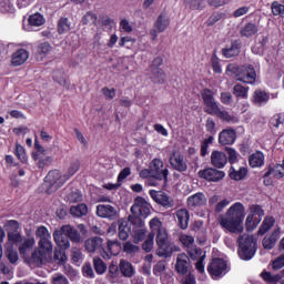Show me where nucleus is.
Returning a JSON list of instances; mask_svg holds the SVG:
<instances>
[{
    "mask_svg": "<svg viewBox=\"0 0 284 284\" xmlns=\"http://www.w3.org/2000/svg\"><path fill=\"white\" fill-rule=\"evenodd\" d=\"M150 72V79L153 81V83H165V71H163V69H154Z\"/></svg>",
    "mask_w": 284,
    "mask_h": 284,
    "instance_id": "41",
    "label": "nucleus"
},
{
    "mask_svg": "<svg viewBox=\"0 0 284 284\" xmlns=\"http://www.w3.org/2000/svg\"><path fill=\"white\" fill-rule=\"evenodd\" d=\"M268 176H273L274 179H283L284 170H281V164H276L274 168L268 169V171L264 174V179Z\"/></svg>",
    "mask_w": 284,
    "mask_h": 284,
    "instance_id": "44",
    "label": "nucleus"
},
{
    "mask_svg": "<svg viewBox=\"0 0 284 284\" xmlns=\"http://www.w3.org/2000/svg\"><path fill=\"white\" fill-rule=\"evenodd\" d=\"M272 267L275 271L283 270L284 267V254L280 255L276 260L272 262Z\"/></svg>",
    "mask_w": 284,
    "mask_h": 284,
    "instance_id": "63",
    "label": "nucleus"
},
{
    "mask_svg": "<svg viewBox=\"0 0 284 284\" xmlns=\"http://www.w3.org/2000/svg\"><path fill=\"white\" fill-rule=\"evenodd\" d=\"M261 276L267 283H278V281H281V278H283L284 275L283 273L272 275V273L264 271L262 272Z\"/></svg>",
    "mask_w": 284,
    "mask_h": 284,
    "instance_id": "51",
    "label": "nucleus"
},
{
    "mask_svg": "<svg viewBox=\"0 0 284 284\" xmlns=\"http://www.w3.org/2000/svg\"><path fill=\"white\" fill-rule=\"evenodd\" d=\"M184 3L190 10H201L203 8V0H184Z\"/></svg>",
    "mask_w": 284,
    "mask_h": 284,
    "instance_id": "59",
    "label": "nucleus"
},
{
    "mask_svg": "<svg viewBox=\"0 0 284 284\" xmlns=\"http://www.w3.org/2000/svg\"><path fill=\"white\" fill-rule=\"evenodd\" d=\"M99 20V17L94 12H87L82 18V24L83 26H97V21Z\"/></svg>",
    "mask_w": 284,
    "mask_h": 284,
    "instance_id": "49",
    "label": "nucleus"
},
{
    "mask_svg": "<svg viewBox=\"0 0 284 284\" xmlns=\"http://www.w3.org/2000/svg\"><path fill=\"white\" fill-rule=\"evenodd\" d=\"M7 236H8L9 243H12V245H16V243H21V241H23V237L21 236V232L19 231L16 233L8 232Z\"/></svg>",
    "mask_w": 284,
    "mask_h": 284,
    "instance_id": "61",
    "label": "nucleus"
},
{
    "mask_svg": "<svg viewBox=\"0 0 284 284\" xmlns=\"http://www.w3.org/2000/svg\"><path fill=\"white\" fill-rule=\"evenodd\" d=\"M106 246H108V250H109L110 253L108 251H105V250H102L101 251V256H102V258H104V261H110V258H112V255L116 256V254H118L112 248L113 247H119V242H116V241H108Z\"/></svg>",
    "mask_w": 284,
    "mask_h": 284,
    "instance_id": "38",
    "label": "nucleus"
},
{
    "mask_svg": "<svg viewBox=\"0 0 284 284\" xmlns=\"http://www.w3.org/2000/svg\"><path fill=\"white\" fill-rule=\"evenodd\" d=\"M129 221L133 224V243H143L148 236V226H145V222L141 217H129Z\"/></svg>",
    "mask_w": 284,
    "mask_h": 284,
    "instance_id": "7",
    "label": "nucleus"
},
{
    "mask_svg": "<svg viewBox=\"0 0 284 284\" xmlns=\"http://www.w3.org/2000/svg\"><path fill=\"white\" fill-rule=\"evenodd\" d=\"M149 225L151 229V234H154L155 232L159 233L160 230H165V227H163V222H161L159 217H153L149 222Z\"/></svg>",
    "mask_w": 284,
    "mask_h": 284,
    "instance_id": "54",
    "label": "nucleus"
},
{
    "mask_svg": "<svg viewBox=\"0 0 284 284\" xmlns=\"http://www.w3.org/2000/svg\"><path fill=\"white\" fill-rule=\"evenodd\" d=\"M261 223V217H254V215H247L245 221V226L247 232H254Z\"/></svg>",
    "mask_w": 284,
    "mask_h": 284,
    "instance_id": "43",
    "label": "nucleus"
},
{
    "mask_svg": "<svg viewBox=\"0 0 284 284\" xmlns=\"http://www.w3.org/2000/svg\"><path fill=\"white\" fill-rule=\"evenodd\" d=\"M211 165L213 168H217V170H222L227 165V155L222 151H213L211 153Z\"/></svg>",
    "mask_w": 284,
    "mask_h": 284,
    "instance_id": "20",
    "label": "nucleus"
},
{
    "mask_svg": "<svg viewBox=\"0 0 284 284\" xmlns=\"http://www.w3.org/2000/svg\"><path fill=\"white\" fill-rule=\"evenodd\" d=\"M70 30H72V22H70V19L61 18L58 21V32H59V34H65L67 32H70Z\"/></svg>",
    "mask_w": 284,
    "mask_h": 284,
    "instance_id": "42",
    "label": "nucleus"
},
{
    "mask_svg": "<svg viewBox=\"0 0 284 284\" xmlns=\"http://www.w3.org/2000/svg\"><path fill=\"white\" fill-rule=\"evenodd\" d=\"M119 267H120L121 274L126 276V278H132V276H134V266H132V263L125 260H121Z\"/></svg>",
    "mask_w": 284,
    "mask_h": 284,
    "instance_id": "35",
    "label": "nucleus"
},
{
    "mask_svg": "<svg viewBox=\"0 0 284 284\" xmlns=\"http://www.w3.org/2000/svg\"><path fill=\"white\" fill-rule=\"evenodd\" d=\"M0 11L12 14L14 12V4L10 0L0 1Z\"/></svg>",
    "mask_w": 284,
    "mask_h": 284,
    "instance_id": "58",
    "label": "nucleus"
},
{
    "mask_svg": "<svg viewBox=\"0 0 284 284\" xmlns=\"http://www.w3.org/2000/svg\"><path fill=\"white\" fill-rule=\"evenodd\" d=\"M65 233L63 231H54L53 232V240L57 243V245L60 247V250H70V240L68 237H64Z\"/></svg>",
    "mask_w": 284,
    "mask_h": 284,
    "instance_id": "26",
    "label": "nucleus"
},
{
    "mask_svg": "<svg viewBox=\"0 0 284 284\" xmlns=\"http://www.w3.org/2000/svg\"><path fill=\"white\" fill-rule=\"evenodd\" d=\"M34 239L33 237H29L27 240H24V242L19 246V253L21 256L27 257L28 256V252H30V250H32V247H34Z\"/></svg>",
    "mask_w": 284,
    "mask_h": 284,
    "instance_id": "40",
    "label": "nucleus"
},
{
    "mask_svg": "<svg viewBox=\"0 0 284 284\" xmlns=\"http://www.w3.org/2000/svg\"><path fill=\"white\" fill-rule=\"evenodd\" d=\"M154 247V233H150L146 237V241L142 244V250L144 252H150Z\"/></svg>",
    "mask_w": 284,
    "mask_h": 284,
    "instance_id": "60",
    "label": "nucleus"
},
{
    "mask_svg": "<svg viewBox=\"0 0 284 284\" xmlns=\"http://www.w3.org/2000/svg\"><path fill=\"white\" fill-rule=\"evenodd\" d=\"M248 165L252 168H263L265 165V154L261 151H256L248 158Z\"/></svg>",
    "mask_w": 284,
    "mask_h": 284,
    "instance_id": "27",
    "label": "nucleus"
},
{
    "mask_svg": "<svg viewBox=\"0 0 284 284\" xmlns=\"http://www.w3.org/2000/svg\"><path fill=\"white\" fill-rule=\"evenodd\" d=\"M213 116H217L221 121H224L225 123H239V118L234 115H230V112L223 110V109H217L215 111Z\"/></svg>",
    "mask_w": 284,
    "mask_h": 284,
    "instance_id": "30",
    "label": "nucleus"
},
{
    "mask_svg": "<svg viewBox=\"0 0 284 284\" xmlns=\"http://www.w3.org/2000/svg\"><path fill=\"white\" fill-rule=\"evenodd\" d=\"M119 239L120 241H128L130 239V226H128L126 221L119 224Z\"/></svg>",
    "mask_w": 284,
    "mask_h": 284,
    "instance_id": "46",
    "label": "nucleus"
},
{
    "mask_svg": "<svg viewBox=\"0 0 284 284\" xmlns=\"http://www.w3.org/2000/svg\"><path fill=\"white\" fill-rule=\"evenodd\" d=\"M241 40L232 41L231 45H226L222 49V54L225 59H232L233 57H239L241 54Z\"/></svg>",
    "mask_w": 284,
    "mask_h": 284,
    "instance_id": "19",
    "label": "nucleus"
},
{
    "mask_svg": "<svg viewBox=\"0 0 284 284\" xmlns=\"http://www.w3.org/2000/svg\"><path fill=\"white\" fill-rule=\"evenodd\" d=\"M170 165L176 172H187V163L181 153L173 152L170 156Z\"/></svg>",
    "mask_w": 284,
    "mask_h": 284,
    "instance_id": "16",
    "label": "nucleus"
},
{
    "mask_svg": "<svg viewBox=\"0 0 284 284\" xmlns=\"http://www.w3.org/2000/svg\"><path fill=\"white\" fill-rule=\"evenodd\" d=\"M28 59H30V52L26 49H18L12 53L11 65L19 68V65H23Z\"/></svg>",
    "mask_w": 284,
    "mask_h": 284,
    "instance_id": "18",
    "label": "nucleus"
},
{
    "mask_svg": "<svg viewBox=\"0 0 284 284\" xmlns=\"http://www.w3.org/2000/svg\"><path fill=\"white\" fill-rule=\"evenodd\" d=\"M207 204V197L203 193H195L187 197L189 207H203Z\"/></svg>",
    "mask_w": 284,
    "mask_h": 284,
    "instance_id": "24",
    "label": "nucleus"
},
{
    "mask_svg": "<svg viewBox=\"0 0 284 284\" xmlns=\"http://www.w3.org/2000/svg\"><path fill=\"white\" fill-rule=\"evenodd\" d=\"M258 32V27L252 22L246 23L240 31L241 37L250 39Z\"/></svg>",
    "mask_w": 284,
    "mask_h": 284,
    "instance_id": "36",
    "label": "nucleus"
},
{
    "mask_svg": "<svg viewBox=\"0 0 284 284\" xmlns=\"http://www.w3.org/2000/svg\"><path fill=\"white\" fill-rule=\"evenodd\" d=\"M237 254L242 261H252L256 254V239L253 235H240Z\"/></svg>",
    "mask_w": 284,
    "mask_h": 284,
    "instance_id": "4",
    "label": "nucleus"
},
{
    "mask_svg": "<svg viewBox=\"0 0 284 284\" xmlns=\"http://www.w3.org/2000/svg\"><path fill=\"white\" fill-rule=\"evenodd\" d=\"M233 94L236 99H248L250 87L237 83L233 87Z\"/></svg>",
    "mask_w": 284,
    "mask_h": 284,
    "instance_id": "37",
    "label": "nucleus"
},
{
    "mask_svg": "<svg viewBox=\"0 0 284 284\" xmlns=\"http://www.w3.org/2000/svg\"><path fill=\"white\" fill-rule=\"evenodd\" d=\"M33 161H37V165L39 170H43V168H48L52 165V156L45 154H32Z\"/></svg>",
    "mask_w": 284,
    "mask_h": 284,
    "instance_id": "28",
    "label": "nucleus"
},
{
    "mask_svg": "<svg viewBox=\"0 0 284 284\" xmlns=\"http://www.w3.org/2000/svg\"><path fill=\"white\" fill-rule=\"evenodd\" d=\"M52 283L53 284H70L68 281V277H65L63 274H54L52 276Z\"/></svg>",
    "mask_w": 284,
    "mask_h": 284,
    "instance_id": "64",
    "label": "nucleus"
},
{
    "mask_svg": "<svg viewBox=\"0 0 284 284\" xmlns=\"http://www.w3.org/2000/svg\"><path fill=\"white\" fill-rule=\"evenodd\" d=\"M16 156L21 161V163H28V155L26 154V149L21 144L16 145Z\"/></svg>",
    "mask_w": 284,
    "mask_h": 284,
    "instance_id": "57",
    "label": "nucleus"
},
{
    "mask_svg": "<svg viewBox=\"0 0 284 284\" xmlns=\"http://www.w3.org/2000/svg\"><path fill=\"white\" fill-rule=\"evenodd\" d=\"M236 141V131L234 129H224L219 134L220 145H232Z\"/></svg>",
    "mask_w": 284,
    "mask_h": 284,
    "instance_id": "17",
    "label": "nucleus"
},
{
    "mask_svg": "<svg viewBox=\"0 0 284 284\" xmlns=\"http://www.w3.org/2000/svg\"><path fill=\"white\" fill-rule=\"evenodd\" d=\"M4 254H6V257L8 258L9 263H11V265H14L18 263L19 253L12 246H9L6 250Z\"/></svg>",
    "mask_w": 284,
    "mask_h": 284,
    "instance_id": "52",
    "label": "nucleus"
},
{
    "mask_svg": "<svg viewBox=\"0 0 284 284\" xmlns=\"http://www.w3.org/2000/svg\"><path fill=\"white\" fill-rule=\"evenodd\" d=\"M67 200L69 203H81V201H83V195L81 194V192L79 190L71 191L67 195Z\"/></svg>",
    "mask_w": 284,
    "mask_h": 284,
    "instance_id": "56",
    "label": "nucleus"
},
{
    "mask_svg": "<svg viewBox=\"0 0 284 284\" xmlns=\"http://www.w3.org/2000/svg\"><path fill=\"white\" fill-rule=\"evenodd\" d=\"M271 10L274 17H282L284 19V4L278 1H274L271 4Z\"/></svg>",
    "mask_w": 284,
    "mask_h": 284,
    "instance_id": "53",
    "label": "nucleus"
},
{
    "mask_svg": "<svg viewBox=\"0 0 284 284\" xmlns=\"http://www.w3.org/2000/svg\"><path fill=\"white\" fill-rule=\"evenodd\" d=\"M4 227L8 232L17 233L19 232V222L17 220H9L6 224Z\"/></svg>",
    "mask_w": 284,
    "mask_h": 284,
    "instance_id": "62",
    "label": "nucleus"
},
{
    "mask_svg": "<svg viewBox=\"0 0 284 284\" xmlns=\"http://www.w3.org/2000/svg\"><path fill=\"white\" fill-rule=\"evenodd\" d=\"M131 213L132 215L129 219H148L150 216V204L145 199L138 196L131 206Z\"/></svg>",
    "mask_w": 284,
    "mask_h": 284,
    "instance_id": "9",
    "label": "nucleus"
},
{
    "mask_svg": "<svg viewBox=\"0 0 284 284\" xmlns=\"http://www.w3.org/2000/svg\"><path fill=\"white\" fill-rule=\"evenodd\" d=\"M150 168L153 179H156V181H164L165 185L168 183V176H170V170H168V168H164L161 159H153Z\"/></svg>",
    "mask_w": 284,
    "mask_h": 284,
    "instance_id": "11",
    "label": "nucleus"
},
{
    "mask_svg": "<svg viewBox=\"0 0 284 284\" xmlns=\"http://www.w3.org/2000/svg\"><path fill=\"white\" fill-rule=\"evenodd\" d=\"M226 74H233L236 81L254 85L256 83V70L252 64L239 67L236 64H229L226 67Z\"/></svg>",
    "mask_w": 284,
    "mask_h": 284,
    "instance_id": "3",
    "label": "nucleus"
},
{
    "mask_svg": "<svg viewBox=\"0 0 284 284\" xmlns=\"http://www.w3.org/2000/svg\"><path fill=\"white\" fill-rule=\"evenodd\" d=\"M53 261L58 263V265H65V261H68L65 251L63 248H55L53 253Z\"/></svg>",
    "mask_w": 284,
    "mask_h": 284,
    "instance_id": "45",
    "label": "nucleus"
},
{
    "mask_svg": "<svg viewBox=\"0 0 284 284\" xmlns=\"http://www.w3.org/2000/svg\"><path fill=\"white\" fill-rule=\"evenodd\" d=\"M79 168H81V163L79 162V160H75L70 164L67 173H64V176H68V181H70V178L74 176V174L79 172Z\"/></svg>",
    "mask_w": 284,
    "mask_h": 284,
    "instance_id": "55",
    "label": "nucleus"
},
{
    "mask_svg": "<svg viewBox=\"0 0 284 284\" xmlns=\"http://www.w3.org/2000/svg\"><path fill=\"white\" fill-rule=\"evenodd\" d=\"M229 176L233 181H243V179L247 176V168L242 166L239 170H236L234 169V166H231Z\"/></svg>",
    "mask_w": 284,
    "mask_h": 284,
    "instance_id": "33",
    "label": "nucleus"
},
{
    "mask_svg": "<svg viewBox=\"0 0 284 284\" xmlns=\"http://www.w3.org/2000/svg\"><path fill=\"white\" fill-rule=\"evenodd\" d=\"M43 23H45V18H43V14L37 12L29 17L28 24L27 26L24 24L23 29L27 32H32V28H39L43 26Z\"/></svg>",
    "mask_w": 284,
    "mask_h": 284,
    "instance_id": "22",
    "label": "nucleus"
},
{
    "mask_svg": "<svg viewBox=\"0 0 284 284\" xmlns=\"http://www.w3.org/2000/svg\"><path fill=\"white\" fill-rule=\"evenodd\" d=\"M65 183H68V176H65V173L61 174V171L52 170L44 178L43 189L47 194H54V192L60 187H63Z\"/></svg>",
    "mask_w": 284,
    "mask_h": 284,
    "instance_id": "5",
    "label": "nucleus"
},
{
    "mask_svg": "<svg viewBox=\"0 0 284 284\" xmlns=\"http://www.w3.org/2000/svg\"><path fill=\"white\" fill-rule=\"evenodd\" d=\"M250 212L251 214H248V216H253V219H261V221H263V216H265V211L258 204L251 205Z\"/></svg>",
    "mask_w": 284,
    "mask_h": 284,
    "instance_id": "47",
    "label": "nucleus"
},
{
    "mask_svg": "<svg viewBox=\"0 0 284 284\" xmlns=\"http://www.w3.org/2000/svg\"><path fill=\"white\" fill-rule=\"evenodd\" d=\"M270 101V93L263 90H255L253 93V102L255 105H265Z\"/></svg>",
    "mask_w": 284,
    "mask_h": 284,
    "instance_id": "32",
    "label": "nucleus"
},
{
    "mask_svg": "<svg viewBox=\"0 0 284 284\" xmlns=\"http://www.w3.org/2000/svg\"><path fill=\"white\" fill-rule=\"evenodd\" d=\"M245 219V206L241 202L232 204L225 214L220 215L217 221L224 232L242 234L243 221Z\"/></svg>",
    "mask_w": 284,
    "mask_h": 284,
    "instance_id": "1",
    "label": "nucleus"
},
{
    "mask_svg": "<svg viewBox=\"0 0 284 284\" xmlns=\"http://www.w3.org/2000/svg\"><path fill=\"white\" fill-rule=\"evenodd\" d=\"M97 216L109 219V221H116L119 219V212H116V207L110 204H99L97 206Z\"/></svg>",
    "mask_w": 284,
    "mask_h": 284,
    "instance_id": "14",
    "label": "nucleus"
},
{
    "mask_svg": "<svg viewBox=\"0 0 284 284\" xmlns=\"http://www.w3.org/2000/svg\"><path fill=\"white\" fill-rule=\"evenodd\" d=\"M53 48L50 42H41L37 47V52L40 57H48L52 52Z\"/></svg>",
    "mask_w": 284,
    "mask_h": 284,
    "instance_id": "48",
    "label": "nucleus"
},
{
    "mask_svg": "<svg viewBox=\"0 0 284 284\" xmlns=\"http://www.w3.org/2000/svg\"><path fill=\"white\" fill-rule=\"evenodd\" d=\"M202 101L204 103V112L211 114L212 116L220 110L219 102L214 98V91L211 89H203L201 91Z\"/></svg>",
    "mask_w": 284,
    "mask_h": 284,
    "instance_id": "8",
    "label": "nucleus"
},
{
    "mask_svg": "<svg viewBox=\"0 0 284 284\" xmlns=\"http://www.w3.org/2000/svg\"><path fill=\"white\" fill-rule=\"evenodd\" d=\"M61 230L62 234H64L67 239H70L72 243H81V234L72 225H63Z\"/></svg>",
    "mask_w": 284,
    "mask_h": 284,
    "instance_id": "25",
    "label": "nucleus"
},
{
    "mask_svg": "<svg viewBox=\"0 0 284 284\" xmlns=\"http://www.w3.org/2000/svg\"><path fill=\"white\" fill-rule=\"evenodd\" d=\"M170 26V18H168L164 13H161L155 23L154 28L158 30V32H165Z\"/></svg>",
    "mask_w": 284,
    "mask_h": 284,
    "instance_id": "34",
    "label": "nucleus"
},
{
    "mask_svg": "<svg viewBox=\"0 0 284 284\" xmlns=\"http://www.w3.org/2000/svg\"><path fill=\"white\" fill-rule=\"evenodd\" d=\"M93 267L97 274H105L108 265L101 260V257H93Z\"/></svg>",
    "mask_w": 284,
    "mask_h": 284,
    "instance_id": "50",
    "label": "nucleus"
},
{
    "mask_svg": "<svg viewBox=\"0 0 284 284\" xmlns=\"http://www.w3.org/2000/svg\"><path fill=\"white\" fill-rule=\"evenodd\" d=\"M178 219V225L181 230H187L190 225V211L186 209H180L175 212Z\"/></svg>",
    "mask_w": 284,
    "mask_h": 284,
    "instance_id": "23",
    "label": "nucleus"
},
{
    "mask_svg": "<svg viewBox=\"0 0 284 284\" xmlns=\"http://www.w3.org/2000/svg\"><path fill=\"white\" fill-rule=\"evenodd\" d=\"M155 241L158 245V251H156L158 256H161L162 258H170V256L174 254V247H172V244H170L168 230L165 229L160 230L156 233Z\"/></svg>",
    "mask_w": 284,
    "mask_h": 284,
    "instance_id": "6",
    "label": "nucleus"
},
{
    "mask_svg": "<svg viewBox=\"0 0 284 284\" xmlns=\"http://www.w3.org/2000/svg\"><path fill=\"white\" fill-rule=\"evenodd\" d=\"M70 214L77 219H81V216H85L88 214V205L81 203L75 206H71Z\"/></svg>",
    "mask_w": 284,
    "mask_h": 284,
    "instance_id": "39",
    "label": "nucleus"
},
{
    "mask_svg": "<svg viewBox=\"0 0 284 284\" xmlns=\"http://www.w3.org/2000/svg\"><path fill=\"white\" fill-rule=\"evenodd\" d=\"M276 220L274 216H266L257 231L258 236H264V234H267V231L273 229Z\"/></svg>",
    "mask_w": 284,
    "mask_h": 284,
    "instance_id": "29",
    "label": "nucleus"
},
{
    "mask_svg": "<svg viewBox=\"0 0 284 284\" xmlns=\"http://www.w3.org/2000/svg\"><path fill=\"white\" fill-rule=\"evenodd\" d=\"M199 176L200 179H204L205 181L219 183V181H223V179H225V172L216 170L214 168H209L199 171Z\"/></svg>",
    "mask_w": 284,
    "mask_h": 284,
    "instance_id": "13",
    "label": "nucleus"
},
{
    "mask_svg": "<svg viewBox=\"0 0 284 284\" xmlns=\"http://www.w3.org/2000/svg\"><path fill=\"white\" fill-rule=\"evenodd\" d=\"M190 256H187V254L185 253L179 254L175 263V271L178 272V274H180L181 276H185V274L190 272Z\"/></svg>",
    "mask_w": 284,
    "mask_h": 284,
    "instance_id": "15",
    "label": "nucleus"
},
{
    "mask_svg": "<svg viewBox=\"0 0 284 284\" xmlns=\"http://www.w3.org/2000/svg\"><path fill=\"white\" fill-rule=\"evenodd\" d=\"M207 272L214 281H219L222 276L227 274V262L223 258H213L212 262L207 266Z\"/></svg>",
    "mask_w": 284,
    "mask_h": 284,
    "instance_id": "10",
    "label": "nucleus"
},
{
    "mask_svg": "<svg viewBox=\"0 0 284 284\" xmlns=\"http://www.w3.org/2000/svg\"><path fill=\"white\" fill-rule=\"evenodd\" d=\"M149 194L151 199H153V201L158 203V205H162V207H165V210L174 207V199H172V196L168 195L165 192L150 190Z\"/></svg>",
    "mask_w": 284,
    "mask_h": 284,
    "instance_id": "12",
    "label": "nucleus"
},
{
    "mask_svg": "<svg viewBox=\"0 0 284 284\" xmlns=\"http://www.w3.org/2000/svg\"><path fill=\"white\" fill-rule=\"evenodd\" d=\"M87 252H97L101 245H103V239L95 236L84 242Z\"/></svg>",
    "mask_w": 284,
    "mask_h": 284,
    "instance_id": "31",
    "label": "nucleus"
},
{
    "mask_svg": "<svg viewBox=\"0 0 284 284\" xmlns=\"http://www.w3.org/2000/svg\"><path fill=\"white\" fill-rule=\"evenodd\" d=\"M36 236L39 240L38 248H36L31 254V261L38 267L45 265L52 256V236L45 226H39L36 231Z\"/></svg>",
    "mask_w": 284,
    "mask_h": 284,
    "instance_id": "2",
    "label": "nucleus"
},
{
    "mask_svg": "<svg viewBox=\"0 0 284 284\" xmlns=\"http://www.w3.org/2000/svg\"><path fill=\"white\" fill-rule=\"evenodd\" d=\"M281 239V227L275 229L271 235H266L263 241L262 245L264 250H274L276 242Z\"/></svg>",
    "mask_w": 284,
    "mask_h": 284,
    "instance_id": "21",
    "label": "nucleus"
}]
</instances>
